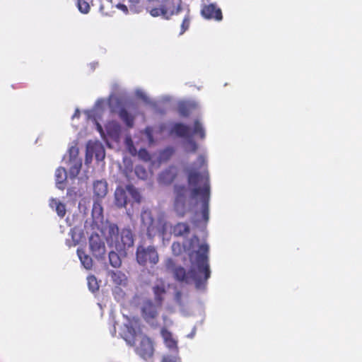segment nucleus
I'll list each match as a JSON object with an SVG mask.
<instances>
[{"label": "nucleus", "mask_w": 362, "mask_h": 362, "mask_svg": "<svg viewBox=\"0 0 362 362\" xmlns=\"http://www.w3.org/2000/svg\"><path fill=\"white\" fill-rule=\"evenodd\" d=\"M189 145L191 146V150H190L191 152L194 153L197 151V144H196V142H194L192 140H190L189 141Z\"/></svg>", "instance_id": "obj_33"}, {"label": "nucleus", "mask_w": 362, "mask_h": 362, "mask_svg": "<svg viewBox=\"0 0 362 362\" xmlns=\"http://www.w3.org/2000/svg\"><path fill=\"white\" fill-rule=\"evenodd\" d=\"M89 246L93 255L97 259H103L105 255V245L98 234H92L89 238Z\"/></svg>", "instance_id": "obj_8"}, {"label": "nucleus", "mask_w": 362, "mask_h": 362, "mask_svg": "<svg viewBox=\"0 0 362 362\" xmlns=\"http://www.w3.org/2000/svg\"><path fill=\"white\" fill-rule=\"evenodd\" d=\"M49 206L52 209H55V211L59 217L64 218L66 215V210L65 204L58 201L57 199L52 198L49 200Z\"/></svg>", "instance_id": "obj_19"}, {"label": "nucleus", "mask_w": 362, "mask_h": 362, "mask_svg": "<svg viewBox=\"0 0 362 362\" xmlns=\"http://www.w3.org/2000/svg\"><path fill=\"white\" fill-rule=\"evenodd\" d=\"M107 245L120 253L126 252L134 245V235L131 229L123 228L120 232L117 224L107 223L102 230Z\"/></svg>", "instance_id": "obj_3"}, {"label": "nucleus", "mask_w": 362, "mask_h": 362, "mask_svg": "<svg viewBox=\"0 0 362 362\" xmlns=\"http://www.w3.org/2000/svg\"><path fill=\"white\" fill-rule=\"evenodd\" d=\"M198 222H199V221H195L194 223L198 225Z\"/></svg>", "instance_id": "obj_40"}, {"label": "nucleus", "mask_w": 362, "mask_h": 362, "mask_svg": "<svg viewBox=\"0 0 362 362\" xmlns=\"http://www.w3.org/2000/svg\"><path fill=\"white\" fill-rule=\"evenodd\" d=\"M202 15L206 19H214L216 21H221L223 18L222 11L215 4H210L204 5L201 11Z\"/></svg>", "instance_id": "obj_10"}, {"label": "nucleus", "mask_w": 362, "mask_h": 362, "mask_svg": "<svg viewBox=\"0 0 362 362\" xmlns=\"http://www.w3.org/2000/svg\"><path fill=\"white\" fill-rule=\"evenodd\" d=\"M209 250L207 244H201L199 249L194 252L195 258L193 259L194 252L189 255L191 268L188 272L182 267H175L173 270L175 278L187 284L194 283L198 289L204 288L211 274L208 262Z\"/></svg>", "instance_id": "obj_2"}, {"label": "nucleus", "mask_w": 362, "mask_h": 362, "mask_svg": "<svg viewBox=\"0 0 362 362\" xmlns=\"http://www.w3.org/2000/svg\"><path fill=\"white\" fill-rule=\"evenodd\" d=\"M136 175L141 179H146L147 177V172L146 169L141 165H136L134 169Z\"/></svg>", "instance_id": "obj_28"}, {"label": "nucleus", "mask_w": 362, "mask_h": 362, "mask_svg": "<svg viewBox=\"0 0 362 362\" xmlns=\"http://www.w3.org/2000/svg\"><path fill=\"white\" fill-rule=\"evenodd\" d=\"M78 10L83 13H88L90 11V6L85 0H77Z\"/></svg>", "instance_id": "obj_26"}, {"label": "nucleus", "mask_w": 362, "mask_h": 362, "mask_svg": "<svg viewBox=\"0 0 362 362\" xmlns=\"http://www.w3.org/2000/svg\"><path fill=\"white\" fill-rule=\"evenodd\" d=\"M109 261L110 264L115 268H118L121 266L122 261L119 255L115 251H111L109 253Z\"/></svg>", "instance_id": "obj_23"}, {"label": "nucleus", "mask_w": 362, "mask_h": 362, "mask_svg": "<svg viewBox=\"0 0 362 362\" xmlns=\"http://www.w3.org/2000/svg\"><path fill=\"white\" fill-rule=\"evenodd\" d=\"M176 298L180 299L181 297V293L180 291H177L175 294Z\"/></svg>", "instance_id": "obj_37"}, {"label": "nucleus", "mask_w": 362, "mask_h": 362, "mask_svg": "<svg viewBox=\"0 0 362 362\" xmlns=\"http://www.w3.org/2000/svg\"><path fill=\"white\" fill-rule=\"evenodd\" d=\"M93 193L98 198H103L107 193V184L105 180H97L93 183Z\"/></svg>", "instance_id": "obj_14"}, {"label": "nucleus", "mask_w": 362, "mask_h": 362, "mask_svg": "<svg viewBox=\"0 0 362 362\" xmlns=\"http://www.w3.org/2000/svg\"><path fill=\"white\" fill-rule=\"evenodd\" d=\"M169 153V155H170L172 153L171 151H170L169 150H165L163 151V154H165V153Z\"/></svg>", "instance_id": "obj_39"}, {"label": "nucleus", "mask_w": 362, "mask_h": 362, "mask_svg": "<svg viewBox=\"0 0 362 362\" xmlns=\"http://www.w3.org/2000/svg\"><path fill=\"white\" fill-rule=\"evenodd\" d=\"M160 362H182L180 358L178 356V354H166L164 355L162 358Z\"/></svg>", "instance_id": "obj_27"}, {"label": "nucleus", "mask_w": 362, "mask_h": 362, "mask_svg": "<svg viewBox=\"0 0 362 362\" xmlns=\"http://www.w3.org/2000/svg\"><path fill=\"white\" fill-rule=\"evenodd\" d=\"M160 334L163 339L165 346L170 350L178 354L177 341L173 337L172 333L165 327H163Z\"/></svg>", "instance_id": "obj_11"}, {"label": "nucleus", "mask_w": 362, "mask_h": 362, "mask_svg": "<svg viewBox=\"0 0 362 362\" xmlns=\"http://www.w3.org/2000/svg\"><path fill=\"white\" fill-rule=\"evenodd\" d=\"M174 265V262L171 259H169L166 263V267L168 269H170L173 268Z\"/></svg>", "instance_id": "obj_35"}, {"label": "nucleus", "mask_w": 362, "mask_h": 362, "mask_svg": "<svg viewBox=\"0 0 362 362\" xmlns=\"http://www.w3.org/2000/svg\"><path fill=\"white\" fill-rule=\"evenodd\" d=\"M115 204L118 207L125 206L127 204L126 192L122 188H117L115 192Z\"/></svg>", "instance_id": "obj_20"}, {"label": "nucleus", "mask_w": 362, "mask_h": 362, "mask_svg": "<svg viewBox=\"0 0 362 362\" xmlns=\"http://www.w3.org/2000/svg\"><path fill=\"white\" fill-rule=\"evenodd\" d=\"M180 113L185 117L188 116L189 113L185 107H180Z\"/></svg>", "instance_id": "obj_34"}, {"label": "nucleus", "mask_w": 362, "mask_h": 362, "mask_svg": "<svg viewBox=\"0 0 362 362\" xmlns=\"http://www.w3.org/2000/svg\"><path fill=\"white\" fill-rule=\"evenodd\" d=\"M127 189H128L129 192H132V191L134 190V189L133 186H132V185H128V186H127Z\"/></svg>", "instance_id": "obj_36"}, {"label": "nucleus", "mask_w": 362, "mask_h": 362, "mask_svg": "<svg viewBox=\"0 0 362 362\" xmlns=\"http://www.w3.org/2000/svg\"><path fill=\"white\" fill-rule=\"evenodd\" d=\"M153 292L155 303H156L158 306H162L164 295L166 293L165 286L163 284L154 286L153 287Z\"/></svg>", "instance_id": "obj_16"}, {"label": "nucleus", "mask_w": 362, "mask_h": 362, "mask_svg": "<svg viewBox=\"0 0 362 362\" xmlns=\"http://www.w3.org/2000/svg\"><path fill=\"white\" fill-rule=\"evenodd\" d=\"M67 179V173L64 168L59 167L55 171V182L58 189L64 190Z\"/></svg>", "instance_id": "obj_13"}, {"label": "nucleus", "mask_w": 362, "mask_h": 362, "mask_svg": "<svg viewBox=\"0 0 362 362\" xmlns=\"http://www.w3.org/2000/svg\"><path fill=\"white\" fill-rule=\"evenodd\" d=\"M206 161L202 155L198 156L187 170L188 184L192 187L190 197L192 199L200 197L202 201L201 214L206 226L209 219L210 186L209 175L206 170Z\"/></svg>", "instance_id": "obj_1"}, {"label": "nucleus", "mask_w": 362, "mask_h": 362, "mask_svg": "<svg viewBox=\"0 0 362 362\" xmlns=\"http://www.w3.org/2000/svg\"><path fill=\"white\" fill-rule=\"evenodd\" d=\"M117 8L120 9L121 11H122L124 13H128V8L126 5L123 4H117L116 5Z\"/></svg>", "instance_id": "obj_32"}, {"label": "nucleus", "mask_w": 362, "mask_h": 362, "mask_svg": "<svg viewBox=\"0 0 362 362\" xmlns=\"http://www.w3.org/2000/svg\"><path fill=\"white\" fill-rule=\"evenodd\" d=\"M171 134H174L179 137H190L192 134L198 136L200 139H203L205 138V130L202 126V124L199 119H196L194 122V127L192 132H190V128L182 123L177 122L175 123L171 129Z\"/></svg>", "instance_id": "obj_5"}, {"label": "nucleus", "mask_w": 362, "mask_h": 362, "mask_svg": "<svg viewBox=\"0 0 362 362\" xmlns=\"http://www.w3.org/2000/svg\"><path fill=\"white\" fill-rule=\"evenodd\" d=\"M190 20L188 16L185 17L181 25L180 34H183L189 27Z\"/></svg>", "instance_id": "obj_31"}, {"label": "nucleus", "mask_w": 362, "mask_h": 362, "mask_svg": "<svg viewBox=\"0 0 362 362\" xmlns=\"http://www.w3.org/2000/svg\"><path fill=\"white\" fill-rule=\"evenodd\" d=\"M74 151L76 153H78V149H77V148H71V149H70V152H71V153Z\"/></svg>", "instance_id": "obj_38"}, {"label": "nucleus", "mask_w": 362, "mask_h": 362, "mask_svg": "<svg viewBox=\"0 0 362 362\" xmlns=\"http://www.w3.org/2000/svg\"><path fill=\"white\" fill-rule=\"evenodd\" d=\"M93 154H95L97 160H103L105 156L104 147L99 142L88 141L86 146V160H88V157H90L91 159Z\"/></svg>", "instance_id": "obj_9"}, {"label": "nucleus", "mask_w": 362, "mask_h": 362, "mask_svg": "<svg viewBox=\"0 0 362 362\" xmlns=\"http://www.w3.org/2000/svg\"><path fill=\"white\" fill-rule=\"evenodd\" d=\"M174 210L179 217H184L187 212L186 199H175Z\"/></svg>", "instance_id": "obj_21"}, {"label": "nucleus", "mask_w": 362, "mask_h": 362, "mask_svg": "<svg viewBox=\"0 0 362 362\" xmlns=\"http://www.w3.org/2000/svg\"><path fill=\"white\" fill-rule=\"evenodd\" d=\"M160 308L161 306H158L156 303H153L151 300H145L141 307V317L146 323L152 327H156V320Z\"/></svg>", "instance_id": "obj_6"}, {"label": "nucleus", "mask_w": 362, "mask_h": 362, "mask_svg": "<svg viewBox=\"0 0 362 362\" xmlns=\"http://www.w3.org/2000/svg\"><path fill=\"white\" fill-rule=\"evenodd\" d=\"M81 168V162L79 161L78 163H76L73 166L70 168V174L75 177L77 176L80 172Z\"/></svg>", "instance_id": "obj_29"}, {"label": "nucleus", "mask_w": 362, "mask_h": 362, "mask_svg": "<svg viewBox=\"0 0 362 362\" xmlns=\"http://www.w3.org/2000/svg\"><path fill=\"white\" fill-rule=\"evenodd\" d=\"M136 259L141 266H154L158 262L159 257L156 247L153 245L147 247L139 245L136 252Z\"/></svg>", "instance_id": "obj_4"}, {"label": "nucleus", "mask_w": 362, "mask_h": 362, "mask_svg": "<svg viewBox=\"0 0 362 362\" xmlns=\"http://www.w3.org/2000/svg\"><path fill=\"white\" fill-rule=\"evenodd\" d=\"M177 175V170L176 168L174 166H170L160 174L159 180L162 183L169 185L175 180Z\"/></svg>", "instance_id": "obj_12"}, {"label": "nucleus", "mask_w": 362, "mask_h": 362, "mask_svg": "<svg viewBox=\"0 0 362 362\" xmlns=\"http://www.w3.org/2000/svg\"><path fill=\"white\" fill-rule=\"evenodd\" d=\"M189 226L187 223L179 222L172 228V233L176 237L187 235L189 233Z\"/></svg>", "instance_id": "obj_15"}, {"label": "nucleus", "mask_w": 362, "mask_h": 362, "mask_svg": "<svg viewBox=\"0 0 362 362\" xmlns=\"http://www.w3.org/2000/svg\"><path fill=\"white\" fill-rule=\"evenodd\" d=\"M77 255L84 267L90 269L93 266L92 258L81 249L77 250Z\"/></svg>", "instance_id": "obj_22"}, {"label": "nucleus", "mask_w": 362, "mask_h": 362, "mask_svg": "<svg viewBox=\"0 0 362 362\" xmlns=\"http://www.w3.org/2000/svg\"><path fill=\"white\" fill-rule=\"evenodd\" d=\"M135 351L142 358L145 360L151 358L154 352L152 340L146 335L141 336L139 344L136 346Z\"/></svg>", "instance_id": "obj_7"}, {"label": "nucleus", "mask_w": 362, "mask_h": 362, "mask_svg": "<svg viewBox=\"0 0 362 362\" xmlns=\"http://www.w3.org/2000/svg\"><path fill=\"white\" fill-rule=\"evenodd\" d=\"M88 286L92 292H95L99 289V285L96 277L93 275H90L87 278Z\"/></svg>", "instance_id": "obj_25"}, {"label": "nucleus", "mask_w": 362, "mask_h": 362, "mask_svg": "<svg viewBox=\"0 0 362 362\" xmlns=\"http://www.w3.org/2000/svg\"><path fill=\"white\" fill-rule=\"evenodd\" d=\"M172 250L175 255H179L182 252L183 247L179 242H174L172 245Z\"/></svg>", "instance_id": "obj_30"}, {"label": "nucleus", "mask_w": 362, "mask_h": 362, "mask_svg": "<svg viewBox=\"0 0 362 362\" xmlns=\"http://www.w3.org/2000/svg\"><path fill=\"white\" fill-rule=\"evenodd\" d=\"M118 115L121 120L126 124L129 128H132L134 126V117L130 114L125 107H121L118 112Z\"/></svg>", "instance_id": "obj_17"}, {"label": "nucleus", "mask_w": 362, "mask_h": 362, "mask_svg": "<svg viewBox=\"0 0 362 362\" xmlns=\"http://www.w3.org/2000/svg\"><path fill=\"white\" fill-rule=\"evenodd\" d=\"M111 279L117 286H126L127 277L124 273L121 271H112L110 272Z\"/></svg>", "instance_id": "obj_18"}, {"label": "nucleus", "mask_w": 362, "mask_h": 362, "mask_svg": "<svg viewBox=\"0 0 362 362\" xmlns=\"http://www.w3.org/2000/svg\"><path fill=\"white\" fill-rule=\"evenodd\" d=\"M175 199H186V187L184 185H175Z\"/></svg>", "instance_id": "obj_24"}]
</instances>
